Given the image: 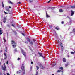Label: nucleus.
Masks as SVG:
<instances>
[{"mask_svg": "<svg viewBox=\"0 0 75 75\" xmlns=\"http://www.w3.org/2000/svg\"><path fill=\"white\" fill-rule=\"evenodd\" d=\"M11 42L12 45L13 47V48H15V47H16V42H15L13 40H11Z\"/></svg>", "mask_w": 75, "mask_h": 75, "instance_id": "1", "label": "nucleus"}, {"mask_svg": "<svg viewBox=\"0 0 75 75\" xmlns=\"http://www.w3.org/2000/svg\"><path fill=\"white\" fill-rule=\"evenodd\" d=\"M2 69L4 70V71H6V66H5L4 64L3 66H2Z\"/></svg>", "mask_w": 75, "mask_h": 75, "instance_id": "2", "label": "nucleus"}, {"mask_svg": "<svg viewBox=\"0 0 75 75\" xmlns=\"http://www.w3.org/2000/svg\"><path fill=\"white\" fill-rule=\"evenodd\" d=\"M38 64L40 68H41V69H44V67L42 66V65L40 63H38Z\"/></svg>", "mask_w": 75, "mask_h": 75, "instance_id": "3", "label": "nucleus"}, {"mask_svg": "<svg viewBox=\"0 0 75 75\" xmlns=\"http://www.w3.org/2000/svg\"><path fill=\"white\" fill-rule=\"evenodd\" d=\"M60 46L61 47V50L62 51V52H63V51H64V46H63V45L62 43H60Z\"/></svg>", "mask_w": 75, "mask_h": 75, "instance_id": "4", "label": "nucleus"}, {"mask_svg": "<svg viewBox=\"0 0 75 75\" xmlns=\"http://www.w3.org/2000/svg\"><path fill=\"white\" fill-rule=\"evenodd\" d=\"M21 52L22 53L23 55L25 57H26V53L24 51V50H21Z\"/></svg>", "mask_w": 75, "mask_h": 75, "instance_id": "5", "label": "nucleus"}, {"mask_svg": "<svg viewBox=\"0 0 75 75\" xmlns=\"http://www.w3.org/2000/svg\"><path fill=\"white\" fill-rule=\"evenodd\" d=\"M21 69L23 71L24 70V64H22V66L21 67Z\"/></svg>", "mask_w": 75, "mask_h": 75, "instance_id": "6", "label": "nucleus"}, {"mask_svg": "<svg viewBox=\"0 0 75 75\" xmlns=\"http://www.w3.org/2000/svg\"><path fill=\"white\" fill-rule=\"evenodd\" d=\"M6 18L5 17L3 19V23H5L6 22Z\"/></svg>", "mask_w": 75, "mask_h": 75, "instance_id": "7", "label": "nucleus"}, {"mask_svg": "<svg viewBox=\"0 0 75 75\" xmlns=\"http://www.w3.org/2000/svg\"><path fill=\"white\" fill-rule=\"evenodd\" d=\"M71 16H73V15H74V12L73 11H72V10H71Z\"/></svg>", "mask_w": 75, "mask_h": 75, "instance_id": "8", "label": "nucleus"}, {"mask_svg": "<svg viewBox=\"0 0 75 75\" xmlns=\"http://www.w3.org/2000/svg\"><path fill=\"white\" fill-rule=\"evenodd\" d=\"M8 3H10V4H14V3L11 2V1L10 0H8Z\"/></svg>", "mask_w": 75, "mask_h": 75, "instance_id": "9", "label": "nucleus"}, {"mask_svg": "<svg viewBox=\"0 0 75 75\" xmlns=\"http://www.w3.org/2000/svg\"><path fill=\"white\" fill-rule=\"evenodd\" d=\"M38 54H39L40 56V57H42V58H44V57H43V56H42V53H38Z\"/></svg>", "mask_w": 75, "mask_h": 75, "instance_id": "10", "label": "nucleus"}, {"mask_svg": "<svg viewBox=\"0 0 75 75\" xmlns=\"http://www.w3.org/2000/svg\"><path fill=\"white\" fill-rule=\"evenodd\" d=\"M11 25L13 27H14V23L12 22L11 23Z\"/></svg>", "mask_w": 75, "mask_h": 75, "instance_id": "11", "label": "nucleus"}, {"mask_svg": "<svg viewBox=\"0 0 75 75\" xmlns=\"http://www.w3.org/2000/svg\"><path fill=\"white\" fill-rule=\"evenodd\" d=\"M3 34V30H0V35H1Z\"/></svg>", "mask_w": 75, "mask_h": 75, "instance_id": "12", "label": "nucleus"}, {"mask_svg": "<svg viewBox=\"0 0 75 75\" xmlns=\"http://www.w3.org/2000/svg\"><path fill=\"white\" fill-rule=\"evenodd\" d=\"M6 10L7 11H8V12H10V10L9 9V8H6Z\"/></svg>", "mask_w": 75, "mask_h": 75, "instance_id": "13", "label": "nucleus"}, {"mask_svg": "<svg viewBox=\"0 0 75 75\" xmlns=\"http://www.w3.org/2000/svg\"><path fill=\"white\" fill-rule=\"evenodd\" d=\"M59 12L60 13H62V12H63V10L62 9H60L59 10Z\"/></svg>", "mask_w": 75, "mask_h": 75, "instance_id": "14", "label": "nucleus"}, {"mask_svg": "<svg viewBox=\"0 0 75 75\" xmlns=\"http://www.w3.org/2000/svg\"><path fill=\"white\" fill-rule=\"evenodd\" d=\"M70 7L72 8H74L75 7V6H70Z\"/></svg>", "mask_w": 75, "mask_h": 75, "instance_id": "15", "label": "nucleus"}, {"mask_svg": "<svg viewBox=\"0 0 75 75\" xmlns=\"http://www.w3.org/2000/svg\"><path fill=\"white\" fill-rule=\"evenodd\" d=\"M55 29L56 30H59V28H58V27H56L55 28Z\"/></svg>", "mask_w": 75, "mask_h": 75, "instance_id": "16", "label": "nucleus"}, {"mask_svg": "<svg viewBox=\"0 0 75 75\" xmlns=\"http://www.w3.org/2000/svg\"><path fill=\"white\" fill-rule=\"evenodd\" d=\"M63 62H66V59H65V58H63Z\"/></svg>", "mask_w": 75, "mask_h": 75, "instance_id": "17", "label": "nucleus"}, {"mask_svg": "<svg viewBox=\"0 0 75 75\" xmlns=\"http://www.w3.org/2000/svg\"><path fill=\"white\" fill-rule=\"evenodd\" d=\"M27 39H28V41H29V42H30L31 41V40H30V39H29V38H27Z\"/></svg>", "mask_w": 75, "mask_h": 75, "instance_id": "18", "label": "nucleus"}, {"mask_svg": "<svg viewBox=\"0 0 75 75\" xmlns=\"http://www.w3.org/2000/svg\"><path fill=\"white\" fill-rule=\"evenodd\" d=\"M59 69H61V70H63V67H61L59 68Z\"/></svg>", "mask_w": 75, "mask_h": 75, "instance_id": "19", "label": "nucleus"}, {"mask_svg": "<svg viewBox=\"0 0 75 75\" xmlns=\"http://www.w3.org/2000/svg\"><path fill=\"white\" fill-rule=\"evenodd\" d=\"M36 68L37 70H38V69H39V67H38V66H37Z\"/></svg>", "mask_w": 75, "mask_h": 75, "instance_id": "20", "label": "nucleus"}, {"mask_svg": "<svg viewBox=\"0 0 75 75\" xmlns=\"http://www.w3.org/2000/svg\"><path fill=\"white\" fill-rule=\"evenodd\" d=\"M30 44L31 45H33V42H32V41L30 42Z\"/></svg>", "mask_w": 75, "mask_h": 75, "instance_id": "21", "label": "nucleus"}, {"mask_svg": "<svg viewBox=\"0 0 75 75\" xmlns=\"http://www.w3.org/2000/svg\"><path fill=\"white\" fill-rule=\"evenodd\" d=\"M73 31L74 33V35H75V29H73Z\"/></svg>", "mask_w": 75, "mask_h": 75, "instance_id": "22", "label": "nucleus"}, {"mask_svg": "<svg viewBox=\"0 0 75 75\" xmlns=\"http://www.w3.org/2000/svg\"><path fill=\"white\" fill-rule=\"evenodd\" d=\"M4 42H6V39H4Z\"/></svg>", "mask_w": 75, "mask_h": 75, "instance_id": "23", "label": "nucleus"}, {"mask_svg": "<svg viewBox=\"0 0 75 75\" xmlns=\"http://www.w3.org/2000/svg\"><path fill=\"white\" fill-rule=\"evenodd\" d=\"M52 64L53 65V66H55V65H56V64H55V63H52Z\"/></svg>", "mask_w": 75, "mask_h": 75, "instance_id": "24", "label": "nucleus"}, {"mask_svg": "<svg viewBox=\"0 0 75 75\" xmlns=\"http://www.w3.org/2000/svg\"><path fill=\"white\" fill-rule=\"evenodd\" d=\"M7 27H10V25L9 24H8L7 25Z\"/></svg>", "mask_w": 75, "mask_h": 75, "instance_id": "25", "label": "nucleus"}, {"mask_svg": "<svg viewBox=\"0 0 75 75\" xmlns=\"http://www.w3.org/2000/svg\"><path fill=\"white\" fill-rule=\"evenodd\" d=\"M55 8V7H52V8L51 9L52 10H54Z\"/></svg>", "mask_w": 75, "mask_h": 75, "instance_id": "26", "label": "nucleus"}, {"mask_svg": "<svg viewBox=\"0 0 75 75\" xmlns=\"http://www.w3.org/2000/svg\"><path fill=\"white\" fill-rule=\"evenodd\" d=\"M46 17H50L48 15V14L47 13H46Z\"/></svg>", "mask_w": 75, "mask_h": 75, "instance_id": "27", "label": "nucleus"}, {"mask_svg": "<svg viewBox=\"0 0 75 75\" xmlns=\"http://www.w3.org/2000/svg\"><path fill=\"white\" fill-rule=\"evenodd\" d=\"M29 1L30 3H32L33 1V0H29Z\"/></svg>", "mask_w": 75, "mask_h": 75, "instance_id": "28", "label": "nucleus"}, {"mask_svg": "<svg viewBox=\"0 0 75 75\" xmlns=\"http://www.w3.org/2000/svg\"><path fill=\"white\" fill-rule=\"evenodd\" d=\"M4 55L6 57V58H7V55H6V53H4Z\"/></svg>", "mask_w": 75, "mask_h": 75, "instance_id": "29", "label": "nucleus"}, {"mask_svg": "<svg viewBox=\"0 0 75 75\" xmlns=\"http://www.w3.org/2000/svg\"><path fill=\"white\" fill-rule=\"evenodd\" d=\"M2 6L3 7H4V4H3V2H2Z\"/></svg>", "mask_w": 75, "mask_h": 75, "instance_id": "30", "label": "nucleus"}, {"mask_svg": "<svg viewBox=\"0 0 75 75\" xmlns=\"http://www.w3.org/2000/svg\"><path fill=\"white\" fill-rule=\"evenodd\" d=\"M14 51H15V52H17V49H15L14 50Z\"/></svg>", "mask_w": 75, "mask_h": 75, "instance_id": "31", "label": "nucleus"}, {"mask_svg": "<svg viewBox=\"0 0 75 75\" xmlns=\"http://www.w3.org/2000/svg\"><path fill=\"white\" fill-rule=\"evenodd\" d=\"M61 70H59L57 71V72H61Z\"/></svg>", "mask_w": 75, "mask_h": 75, "instance_id": "32", "label": "nucleus"}, {"mask_svg": "<svg viewBox=\"0 0 75 75\" xmlns=\"http://www.w3.org/2000/svg\"><path fill=\"white\" fill-rule=\"evenodd\" d=\"M4 13L5 14H8V13L6 12L5 11H4Z\"/></svg>", "mask_w": 75, "mask_h": 75, "instance_id": "33", "label": "nucleus"}, {"mask_svg": "<svg viewBox=\"0 0 75 75\" xmlns=\"http://www.w3.org/2000/svg\"><path fill=\"white\" fill-rule=\"evenodd\" d=\"M23 74H25V70H23Z\"/></svg>", "mask_w": 75, "mask_h": 75, "instance_id": "34", "label": "nucleus"}, {"mask_svg": "<svg viewBox=\"0 0 75 75\" xmlns=\"http://www.w3.org/2000/svg\"><path fill=\"white\" fill-rule=\"evenodd\" d=\"M38 71H36V73L35 75H38Z\"/></svg>", "mask_w": 75, "mask_h": 75, "instance_id": "35", "label": "nucleus"}, {"mask_svg": "<svg viewBox=\"0 0 75 75\" xmlns=\"http://www.w3.org/2000/svg\"><path fill=\"white\" fill-rule=\"evenodd\" d=\"M71 54H74V52H71Z\"/></svg>", "mask_w": 75, "mask_h": 75, "instance_id": "36", "label": "nucleus"}, {"mask_svg": "<svg viewBox=\"0 0 75 75\" xmlns=\"http://www.w3.org/2000/svg\"><path fill=\"white\" fill-rule=\"evenodd\" d=\"M68 64H65L66 67H67V66H68Z\"/></svg>", "mask_w": 75, "mask_h": 75, "instance_id": "37", "label": "nucleus"}, {"mask_svg": "<svg viewBox=\"0 0 75 75\" xmlns=\"http://www.w3.org/2000/svg\"><path fill=\"white\" fill-rule=\"evenodd\" d=\"M35 40H33V41L32 42H35Z\"/></svg>", "mask_w": 75, "mask_h": 75, "instance_id": "38", "label": "nucleus"}, {"mask_svg": "<svg viewBox=\"0 0 75 75\" xmlns=\"http://www.w3.org/2000/svg\"><path fill=\"white\" fill-rule=\"evenodd\" d=\"M20 58H18L17 59V60H18V61H19V60H20Z\"/></svg>", "mask_w": 75, "mask_h": 75, "instance_id": "39", "label": "nucleus"}, {"mask_svg": "<svg viewBox=\"0 0 75 75\" xmlns=\"http://www.w3.org/2000/svg\"><path fill=\"white\" fill-rule=\"evenodd\" d=\"M17 74H20V72H19V71H17Z\"/></svg>", "mask_w": 75, "mask_h": 75, "instance_id": "40", "label": "nucleus"}, {"mask_svg": "<svg viewBox=\"0 0 75 75\" xmlns=\"http://www.w3.org/2000/svg\"><path fill=\"white\" fill-rule=\"evenodd\" d=\"M7 75H10V74H9V73H7L6 74Z\"/></svg>", "mask_w": 75, "mask_h": 75, "instance_id": "41", "label": "nucleus"}, {"mask_svg": "<svg viewBox=\"0 0 75 75\" xmlns=\"http://www.w3.org/2000/svg\"><path fill=\"white\" fill-rule=\"evenodd\" d=\"M8 61H7L6 62V64H8Z\"/></svg>", "mask_w": 75, "mask_h": 75, "instance_id": "42", "label": "nucleus"}, {"mask_svg": "<svg viewBox=\"0 0 75 75\" xmlns=\"http://www.w3.org/2000/svg\"><path fill=\"white\" fill-rule=\"evenodd\" d=\"M22 34L23 35V36H24V35H24V34L23 33H22Z\"/></svg>", "mask_w": 75, "mask_h": 75, "instance_id": "43", "label": "nucleus"}, {"mask_svg": "<svg viewBox=\"0 0 75 75\" xmlns=\"http://www.w3.org/2000/svg\"><path fill=\"white\" fill-rule=\"evenodd\" d=\"M6 52H7V47H6Z\"/></svg>", "mask_w": 75, "mask_h": 75, "instance_id": "44", "label": "nucleus"}, {"mask_svg": "<svg viewBox=\"0 0 75 75\" xmlns=\"http://www.w3.org/2000/svg\"><path fill=\"white\" fill-rule=\"evenodd\" d=\"M55 36L57 37L58 36V35H57V34H56V33H55Z\"/></svg>", "mask_w": 75, "mask_h": 75, "instance_id": "45", "label": "nucleus"}, {"mask_svg": "<svg viewBox=\"0 0 75 75\" xmlns=\"http://www.w3.org/2000/svg\"><path fill=\"white\" fill-rule=\"evenodd\" d=\"M18 3L19 4H21V2H19L17 3V4H18Z\"/></svg>", "mask_w": 75, "mask_h": 75, "instance_id": "46", "label": "nucleus"}, {"mask_svg": "<svg viewBox=\"0 0 75 75\" xmlns=\"http://www.w3.org/2000/svg\"><path fill=\"white\" fill-rule=\"evenodd\" d=\"M19 73H21V71H19Z\"/></svg>", "mask_w": 75, "mask_h": 75, "instance_id": "47", "label": "nucleus"}, {"mask_svg": "<svg viewBox=\"0 0 75 75\" xmlns=\"http://www.w3.org/2000/svg\"><path fill=\"white\" fill-rule=\"evenodd\" d=\"M50 1H51V0L49 1L48 2V3H50Z\"/></svg>", "mask_w": 75, "mask_h": 75, "instance_id": "48", "label": "nucleus"}, {"mask_svg": "<svg viewBox=\"0 0 75 75\" xmlns=\"http://www.w3.org/2000/svg\"><path fill=\"white\" fill-rule=\"evenodd\" d=\"M62 24H64V22L63 21L62 22H61Z\"/></svg>", "mask_w": 75, "mask_h": 75, "instance_id": "49", "label": "nucleus"}, {"mask_svg": "<svg viewBox=\"0 0 75 75\" xmlns=\"http://www.w3.org/2000/svg\"><path fill=\"white\" fill-rule=\"evenodd\" d=\"M30 69H32V66L30 67Z\"/></svg>", "mask_w": 75, "mask_h": 75, "instance_id": "50", "label": "nucleus"}, {"mask_svg": "<svg viewBox=\"0 0 75 75\" xmlns=\"http://www.w3.org/2000/svg\"><path fill=\"white\" fill-rule=\"evenodd\" d=\"M31 64H33V62H31Z\"/></svg>", "mask_w": 75, "mask_h": 75, "instance_id": "51", "label": "nucleus"}, {"mask_svg": "<svg viewBox=\"0 0 75 75\" xmlns=\"http://www.w3.org/2000/svg\"><path fill=\"white\" fill-rule=\"evenodd\" d=\"M57 42H59V40H57Z\"/></svg>", "mask_w": 75, "mask_h": 75, "instance_id": "52", "label": "nucleus"}, {"mask_svg": "<svg viewBox=\"0 0 75 75\" xmlns=\"http://www.w3.org/2000/svg\"><path fill=\"white\" fill-rule=\"evenodd\" d=\"M6 57H5L4 58V59H5V60H6Z\"/></svg>", "mask_w": 75, "mask_h": 75, "instance_id": "53", "label": "nucleus"}, {"mask_svg": "<svg viewBox=\"0 0 75 75\" xmlns=\"http://www.w3.org/2000/svg\"><path fill=\"white\" fill-rule=\"evenodd\" d=\"M15 34H17V32H16V31H15Z\"/></svg>", "mask_w": 75, "mask_h": 75, "instance_id": "54", "label": "nucleus"}, {"mask_svg": "<svg viewBox=\"0 0 75 75\" xmlns=\"http://www.w3.org/2000/svg\"><path fill=\"white\" fill-rule=\"evenodd\" d=\"M67 17H68V18H69V19H70V18H69V17L67 16Z\"/></svg>", "mask_w": 75, "mask_h": 75, "instance_id": "55", "label": "nucleus"}, {"mask_svg": "<svg viewBox=\"0 0 75 75\" xmlns=\"http://www.w3.org/2000/svg\"><path fill=\"white\" fill-rule=\"evenodd\" d=\"M9 8H11V6H9Z\"/></svg>", "mask_w": 75, "mask_h": 75, "instance_id": "56", "label": "nucleus"}, {"mask_svg": "<svg viewBox=\"0 0 75 75\" xmlns=\"http://www.w3.org/2000/svg\"><path fill=\"white\" fill-rule=\"evenodd\" d=\"M70 34H72V32H70Z\"/></svg>", "mask_w": 75, "mask_h": 75, "instance_id": "57", "label": "nucleus"}, {"mask_svg": "<svg viewBox=\"0 0 75 75\" xmlns=\"http://www.w3.org/2000/svg\"><path fill=\"white\" fill-rule=\"evenodd\" d=\"M70 22H72V20H70Z\"/></svg>", "mask_w": 75, "mask_h": 75, "instance_id": "58", "label": "nucleus"}, {"mask_svg": "<svg viewBox=\"0 0 75 75\" xmlns=\"http://www.w3.org/2000/svg\"><path fill=\"white\" fill-rule=\"evenodd\" d=\"M1 25H2V22L1 23Z\"/></svg>", "mask_w": 75, "mask_h": 75, "instance_id": "59", "label": "nucleus"}, {"mask_svg": "<svg viewBox=\"0 0 75 75\" xmlns=\"http://www.w3.org/2000/svg\"><path fill=\"white\" fill-rule=\"evenodd\" d=\"M12 31H13V32H14V30H12Z\"/></svg>", "mask_w": 75, "mask_h": 75, "instance_id": "60", "label": "nucleus"}, {"mask_svg": "<svg viewBox=\"0 0 75 75\" xmlns=\"http://www.w3.org/2000/svg\"><path fill=\"white\" fill-rule=\"evenodd\" d=\"M52 75H54V74H52Z\"/></svg>", "mask_w": 75, "mask_h": 75, "instance_id": "61", "label": "nucleus"}, {"mask_svg": "<svg viewBox=\"0 0 75 75\" xmlns=\"http://www.w3.org/2000/svg\"><path fill=\"white\" fill-rule=\"evenodd\" d=\"M25 43H27V42H25Z\"/></svg>", "mask_w": 75, "mask_h": 75, "instance_id": "62", "label": "nucleus"}, {"mask_svg": "<svg viewBox=\"0 0 75 75\" xmlns=\"http://www.w3.org/2000/svg\"><path fill=\"white\" fill-rule=\"evenodd\" d=\"M62 71V72H63V71Z\"/></svg>", "mask_w": 75, "mask_h": 75, "instance_id": "63", "label": "nucleus"}, {"mask_svg": "<svg viewBox=\"0 0 75 75\" xmlns=\"http://www.w3.org/2000/svg\"><path fill=\"white\" fill-rule=\"evenodd\" d=\"M1 52H2V50H1Z\"/></svg>", "mask_w": 75, "mask_h": 75, "instance_id": "64", "label": "nucleus"}]
</instances>
